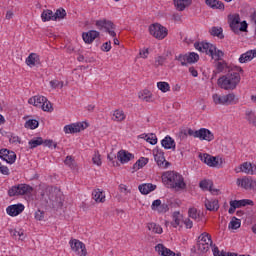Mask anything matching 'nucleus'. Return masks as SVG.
<instances>
[{"instance_id": "nucleus-1", "label": "nucleus", "mask_w": 256, "mask_h": 256, "mask_svg": "<svg viewBox=\"0 0 256 256\" xmlns=\"http://www.w3.org/2000/svg\"><path fill=\"white\" fill-rule=\"evenodd\" d=\"M241 73H243V68L234 66L229 73L218 79L219 87L225 91H233V89H237V85L241 83Z\"/></svg>"}, {"instance_id": "nucleus-2", "label": "nucleus", "mask_w": 256, "mask_h": 256, "mask_svg": "<svg viewBox=\"0 0 256 256\" xmlns=\"http://www.w3.org/2000/svg\"><path fill=\"white\" fill-rule=\"evenodd\" d=\"M162 183L167 189H173V191H185L187 189V182L183 175L175 171H166L162 174Z\"/></svg>"}, {"instance_id": "nucleus-3", "label": "nucleus", "mask_w": 256, "mask_h": 256, "mask_svg": "<svg viewBox=\"0 0 256 256\" xmlns=\"http://www.w3.org/2000/svg\"><path fill=\"white\" fill-rule=\"evenodd\" d=\"M194 47L197 49V51H200V53H206V55H209V57H211L214 61H221V59H223V55H225L223 51L217 49V46L211 43H195Z\"/></svg>"}, {"instance_id": "nucleus-4", "label": "nucleus", "mask_w": 256, "mask_h": 256, "mask_svg": "<svg viewBox=\"0 0 256 256\" xmlns=\"http://www.w3.org/2000/svg\"><path fill=\"white\" fill-rule=\"evenodd\" d=\"M212 101L214 105H237L239 103V98H237L234 93H229L227 95L215 93L212 95Z\"/></svg>"}, {"instance_id": "nucleus-5", "label": "nucleus", "mask_w": 256, "mask_h": 256, "mask_svg": "<svg viewBox=\"0 0 256 256\" xmlns=\"http://www.w3.org/2000/svg\"><path fill=\"white\" fill-rule=\"evenodd\" d=\"M29 105H33L34 107H38V109H42V111L51 112L53 111V105L45 96L37 95L29 98Z\"/></svg>"}, {"instance_id": "nucleus-6", "label": "nucleus", "mask_w": 256, "mask_h": 256, "mask_svg": "<svg viewBox=\"0 0 256 256\" xmlns=\"http://www.w3.org/2000/svg\"><path fill=\"white\" fill-rule=\"evenodd\" d=\"M33 193V187L28 184H18L12 186L8 190L9 197H17L19 195H31Z\"/></svg>"}, {"instance_id": "nucleus-7", "label": "nucleus", "mask_w": 256, "mask_h": 256, "mask_svg": "<svg viewBox=\"0 0 256 256\" xmlns=\"http://www.w3.org/2000/svg\"><path fill=\"white\" fill-rule=\"evenodd\" d=\"M187 133L190 137H195L201 141H213L215 139L211 131L206 128H201L200 130L188 129Z\"/></svg>"}, {"instance_id": "nucleus-8", "label": "nucleus", "mask_w": 256, "mask_h": 256, "mask_svg": "<svg viewBox=\"0 0 256 256\" xmlns=\"http://www.w3.org/2000/svg\"><path fill=\"white\" fill-rule=\"evenodd\" d=\"M149 32L152 37H155V39H158L159 41H163V39L169 35V30L159 23L151 24Z\"/></svg>"}, {"instance_id": "nucleus-9", "label": "nucleus", "mask_w": 256, "mask_h": 256, "mask_svg": "<svg viewBox=\"0 0 256 256\" xmlns=\"http://www.w3.org/2000/svg\"><path fill=\"white\" fill-rule=\"evenodd\" d=\"M237 187L245 189L246 191H254L256 193V180L251 176H243L236 179Z\"/></svg>"}, {"instance_id": "nucleus-10", "label": "nucleus", "mask_w": 256, "mask_h": 256, "mask_svg": "<svg viewBox=\"0 0 256 256\" xmlns=\"http://www.w3.org/2000/svg\"><path fill=\"white\" fill-rule=\"evenodd\" d=\"M95 26L100 31L105 29L106 33H108L110 37H117V33H115V24H113V22L105 19L97 20L95 22Z\"/></svg>"}, {"instance_id": "nucleus-11", "label": "nucleus", "mask_w": 256, "mask_h": 256, "mask_svg": "<svg viewBox=\"0 0 256 256\" xmlns=\"http://www.w3.org/2000/svg\"><path fill=\"white\" fill-rule=\"evenodd\" d=\"M69 245L74 253L78 256H87V247L85 246V243L77 240V239H71L69 241Z\"/></svg>"}, {"instance_id": "nucleus-12", "label": "nucleus", "mask_w": 256, "mask_h": 256, "mask_svg": "<svg viewBox=\"0 0 256 256\" xmlns=\"http://www.w3.org/2000/svg\"><path fill=\"white\" fill-rule=\"evenodd\" d=\"M200 161L208 165V167H220L223 163L220 157L211 156L209 154H200Z\"/></svg>"}, {"instance_id": "nucleus-13", "label": "nucleus", "mask_w": 256, "mask_h": 256, "mask_svg": "<svg viewBox=\"0 0 256 256\" xmlns=\"http://www.w3.org/2000/svg\"><path fill=\"white\" fill-rule=\"evenodd\" d=\"M247 205L253 206V205H255V203L253 202V200H249V199L231 200L228 213L230 215H233V213H235L236 209H239L241 207H247Z\"/></svg>"}, {"instance_id": "nucleus-14", "label": "nucleus", "mask_w": 256, "mask_h": 256, "mask_svg": "<svg viewBox=\"0 0 256 256\" xmlns=\"http://www.w3.org/2000/svg\"><path fill=\"white\" fill-rule=\"evenodd\" d=\"M235 173H245V175H255L256 164L251 162H243L234 169Z\"/></svg>"}, {"instance_id": "nucleus-15", "label": "nucleus", "mask_w": 256, "mask_h": 256, "mask_svg": "<svg viewBox=\"0 0 256 256\" xmlns=\"http://www.w3.org/2000/svg\"><path fill=\"white\" fill-rule=\"evenodd\" d=\"M153 155H154V159H155L158 167H160V169H167V167H169V165H171L167 160H165V153H163L161 151V149H159V148L154 149Z\"/></svg>"}, {"instance_id": "nucleus-16", "label": "nucleus", "mask_w": 256, "mask_h": 256, "mask_svg": "<svg viewBox=\"0 0 256 256\" xmlns=\"http://www.w3.org/2000/svg\"><path fill=\"white\" fill-rule=\"evenodd\" d=\"M228 23L230 29L234 31V33H239V25L241 24V16L238 13L228 15Z\"/></svg>"}, {"instance_id": "nucleus-17", "label": "nucleus", "mask_w": 256, "mask_h": 256, "mask_svg": "<svg viewBox=\"0 0 256 256\" xmlns=\"http://www.w3.org/2000/svg\"><path fill=\"white\" fill-rule=\"evenodd\" d=\"M25 211V205L19 203V204H13L6 208V213L10 217H17V215H21Z\"/></svg>"}, {"instance_id": "nucleus-18", "label": "nucleus", "mask_w": 256, "mask_h": 256, "mask_svg": "<svg viewBox=\"0 0 256 256\" xmlns=\"http://www.w3.org/2000/svg\"><path fill=\"white\" fill-rule=\"evenodd\" d=\"M85 129V125L82 122L72 123L64 126V133L73 134V133H81Z\"/></svg>"}, {"instance_id": "nucleus-19", "label": "nucleus", "mask_w": 256, "mask_h": 256, "mask_svg": "<svg viewBox=\"0 0 256 256\" xmlns=\"http://www.w3.org/2000/svg\"><path fill=\"white\" fill-rule=\"evenodd\" d=\"M0 157L3 159V161H6V163H9L10 165H13V163L17 161V154H15L13 151H9L8 149L0 150Z\"/></svg>"}, {"instance_id": "nucleus-20", "label": "nucleus", "mask_w": 256, "mask_h": 256, "mask_svg": "<svg viewBox=\"0 0 256 256\" xmlns=\"http://www.w3.org/2000/svg\"><path fill=\"white\" fill-rule=\"evenodd\" d=\"M151 209L152 211H157V213H167L169 211V205L157 199L152 202Z\"/></svg>"}, {"instance_id": "nucleus-21", "label": "nucleus", "mask_w": 256, "mask_h": 256, "mask_svg": "<svg viewBox=\"0 0 256 256\" xmlns=\"http://www.w3.org/2000/svg\"><path fill=\"white\" fill-rule=\"evenodd\" d=\"M117 159L120 161V163L125 164L129 163L132 159H135V156L128 152L127 150H120L117 153Z\"/></svg>"}, {"instance_id": "nucleus-22", "label": "nucleus", "mask_w": 256, "mask_h": 256, "mask_svg": "<svg viewBox=\"0 0 256 256\" xmlns=\"http://www.w3.org/2000/svg\"><path fill=\"white\" fill-rule=\"evenodd\" d=\"M99 35L100 33L97 30H90L88 32H83L82 38L84 42L91 44L97 39V37H99Z\"/></svg>"}, {"instance_id": "nucleus-23", "label": "nucleus", "mask_w": 256, "mask_h": 256, "mask_svg": "<svg viewBox=\"0 0 256 256\" xmlns=\"http://www.w3.org/2000/svg\"><path fill=\"white\" fill-rule=\"evenodd\" d=\"M92 199L95 201V203H105L106 201L105 191L99 188L94 189L92 191Z\"/></svg>"}, {"instance_id": "nucleus-24", "label": "nucleus", "mask_w": 256, "mask_h": 256, "mask_svg": "<svg viewBox=\"0 0 256 256\" xmlns=\"http://www.w3.org/2000/svg\"><path fill=\"white\" fill-rule=\"evenodd\" d=\"M112 121H115L116 123H123L125 119H127V115H125V112L121 109H116L112 112Z\"/></svg>"}, {"instance_id": "nucleus-25", "label": "nucleus", "mask_w": 256, "mask_h": 256, "mask_svg": "<svg viewBox=\"0 0 256 256\" xmlns=\"http://www.w3.org/2000/svg\"><path fill=\"white\" fill-rule=\"evenodd\" d=\"M161 145L164 147V149H171L172 151H175L177 147L175 140L171 136H166L164 139H162Z\"/></svg>"}, {"instance_id": "nucleus-26", "label": "nucleus", "mask_w": 256, "mask_h": 256, "mask_svg": "<svg viewBox=\"0 0 256 256\" xmlns=\"http://www.w3.org/2000/svg\"><path fill=\"white\" fill-rule=\"evenodd\" d=\"M138 189L142 195H149V193L155 191L157 189V185L151 183H144L138 186Z\"/></svg>"}, {"instance_id": "nucleus-27", "label": "nucleus", "mask_w": 256, "mask_h": 256, "mask_svg": "<svg viewBox=\"0 0 256 256\" xmlns=\"http://www.w3.org/2000/svg\"><path fill=\"white\" fill-rule=\"evenodd\" d=\"M210 248L211 246H209L208 244H203V242L198 241L196 246L192 248V251L194 253H197V255H202V253H207Z\"/></svg>"}, {"instance_id": "nucleus-28", "label": "nucleus", "mask_w": 256, "mask_h": 256, "mask_svg": "<svg viewBox=\"0 0 256 256\" xmlns=\"http://www.w3.org/2000/svg\"><path fill=\"white\" fill-rule=\"evenodd\" d=\"M138 98L145 103H153V93L148 89H144L138 93Z\"/></svg>"}, {"instance_id": "nucleus-29", "label": "nucleus", "mask_w": 256, "mask_h": 256, "mask_svg": "<svg viewBox=\"0 0 256 256\" xmlns=\"http://www.w3.org/2000/svg\"><path fill=\"white\" fill-rule=\"evenodd\" d=\"M256 57V49L255 50H249L242 54L239 58V63H249L252 59H255Z\"/></svg>"}, {"instance_id": "nucleus-30", "label": "nucleus", "mask_w": 256, "mask_h": 256, "mask_svg": "<svg viewBox=\"0 0 256 256\" xmlns=\"http://www.w3.org/2000/svg\"><path fill=\"white\" fill-rule=\"evenodd\" d=\"M41 63V60L37 53H31L29 56L26 58V65L28 67H35L36 65H39Z\"/></svg>"}, {"instance_id": "nucleus-31", "label": "nucleus", "mask_w": 256, "mask_h": 256, "mask_svg": "<svg viewBox=\"0 0 256 256\" xmlns=\"http://www.w3.org/2000/svg\"><path fill=\"white\" fill-rule=\"evenodd\" d=\"M205 3L210 9H219V11H225V4L219 0H205Z\"/></svg>"}, {"instance_id": "nucleus-32", "label": "nucleus", "mask_w": 256, "mask_h": 256, "mask_svg": "<svg viewBox=\"0 0 256 256\" xmlns=\"http://www.w3.org/2000/svg\"><path fill=\"white\" fill-rule=\"evenodd\" d=\"M204 205L207 211H219V201L215 199H206Z\"/></svg>"}, {"instance_id": "nucleus-33", "label": "nucleus", "mask_w": 256, "mask_h": 256, "mask_svg": "<svg viewBox=\"0 0 256 256\" xmlns=\"http://www.w3.org/2000/svg\"><path fill=\"white\" fill-rule=\"evenodd\" d=\"M200 189L203 191H210V193H217V189H213V181L211 180H202L199 183Z\"/></svg>"}, {"instance_id": "nucleus-34", "label": "nucleus", "mask_w": 256, "mask_h": 256, "mask_svg": "<svg viewBox=\"0 0 256 256\" xmlns=\"http://www.w3.org/2000/svg\"><path fill=\"white\" fill-rule=\"evenodd\" d=\"M191 5V0H174V6L177 11H185Z\"/></svg>"}, {"instance_id": "nucleus-35", "label": "nucleus", "mask_w": 256, "mask_h": 256, "mask_svg": "<svg viewBox=\"0 0 256 256\" xmlns=\"http://www.w3.org/2000/svg\"><path fill=\"white\" fill-rule=\"evenodd\" d=\"M198 241L200 243H203L204 245H209L210 247H213V240L211 239V236L209 233L204 232L198 237Z\"/></svg>"}, {"instance_id": "nucleus-36", "label": "nucleus", "mask_w": 256, "mask_h": 256, "mask_svg": "<svg viewBox=\"0 0 256 256\" xmlns=\"http://www.w3.org/2000/svg\"><path fill=\"white\" fill-rule=\"evenodd\" d=\"M147 228L149 231H152V233H157L158 235H161V233H163V228L160 225L155 224L153 222L148 223Z\"/></svg>"}, {"instance_id": "nucleus-37", "label": "nucleus", "mask_w": 256, "mask_h": 256, "mask_svg": "<svg viewBox=\"0 0 256 256\" xmlns=\"http://www.w3.org/2000/svg\"><path fill=\"white\" fill-rule=\"evenodd\" d=\"M54 18L53 21H60V19H65L67 17V12L63 8H59L56 10L55 13H53Z\"/></svg>"}, {"instance_id": "nucleus-38", "label": "nucleus", "mask_w": 256, "mask_h": 256, "mask_svg": "<svg viewBox=\"0 0 256 256\" xmlns=\"http://www.w3.org/2000/svg\"><path fill=\"white\" fill-rule=\"evenodd\" d=\"M141 139H145L150 145H157V136L155 134H142Z\"/></svg>"}, {"instance_id": "nucleus-39", "label": "nucleus", "mask_w": 256, "mask_h": 256, "mask_svg": "<svg viewBox=\"0 0 256 256\" xmlns=\"http://www.w3.org/2000/svg\"><path fill=\"white\" fill-rule=\"evenodd\" d=\"M210 34L213 35V37H218V39H224L223 35V28L221 27H212L210 29Z\"/></svg>"}, {"instance_id": "nucleus-40", "label": "nucleus", "mask_w": 256, "mask_h": 256, "mask_svg": "<svg viewBox=\"0 0 256 256\" xmlns=\"http://www.w3.org/2000/svg\"><path fill=\"white\" fill-rule=\"evenodd\" d=\"M188 215L190 219H193L196 222L201 221V214H199V212L197 211V208H190L188 210Z\"/></svg>"}, {"instance_id": "nucleus-41", "label": "nucleus", "mask_w": 256, "mask_h": 256, "mask_svg": "<svg viewBox=\"0 0 256 256\" xmlns=\"http://www.w3.org/2000/svg\"><path fill=\"white\" fill-rule=\"evenodd\" d=\"M41 19L42 21L45 23L47 21H53L54 19V14L51 10L47 9V10H44L41 14Z\"/></svg>"}, {"instance_id": "nucleus-42", "label": "nucleus", "mask_w": 256, "mask_h": 256, "mask_svg": "<svg viewBox=\"0 0 256 256\" xmlns=\"http://www.w3.org/2000/svg\"><path fill=\"white\" fill-rule=\"evenodd\" d=\"M246 120L250 125H253V127H256V115L253 111L248 110L246 111Z\"/></svg>"}, {"instance_id": "nucleus-43", "label": "nucleus", "mask_w": 256, "mask_h": 256, "mask_svg": "<svg viewBox=\"0 0 256 256\" xmlns=\"http://www.w3.org/2000/svg\"><path fill=\"white\" fill-rule=\"evenodd\" d=\"M28 145L30 149H35L39 147V145H43V138L42 137L34 138L28 142Z\"/></svg>"}, {"instance_id": "nucleus-44", "label": "nucleus", "mask_w": 256, "mask_h": 256, "mask_svg": "<svg viewBox=\"0 0 256 256\" xmlns=\"http://www.w3.org/2000/svg\"><path fill=\"white\" fill-rule=\"evenodd\" d=\"M181 219H183L181 213L174 212L172 216V226L179 227V225H181Z\"/></svg>"}, {"instance_id": "nucleus-45", "label": "nucleus", "mask_w": 256, "mask_h": 256, "mask_svg": "<svg viewBox=\"0 0 256 256\" xmlns=\"http://www.w3.org/2000/svg\"><path fill=\"white\" fill-rule=\"evenodd\" d=\"M92 163L94 165H97V167H101L102 161H101V154L99 153V150H95L94 154L92 156Z\"/></svg>"}, {"instance_id": "nucleus-46", "label": "nucleus", "mask_w": 256, "mask_h": 256, "mask_svg": "<svg viewBox=\"0 0 256 256\" xmlns=\"http://www.w3.org/2000/svg\"><path fill=\"white\" fill-rule=\"evenodd\" d=\"M10 233L12 237H15V239H19L20 241H23L25 239V232L23 230H10Z\"/></svg>"}, {"instance_id": "nucleus-47", "label": "nucleus", "mask_w": 256, "mask_h": 256, "mask_svg": "<svg viewBox=\"0 0 256 256\" xmlns=\"http://www.w3.org/2000/svg\"><path fill=\"white\" fill-rule=\"evenodd\" d=\"M241 227V219L233 217L229 223V229H239Z\"/></svg>"}, {"instance_id": "nucleus-48", "label": "nucleus", "mask_w": 256, "mask_h": 256, "mask_svg": "<svg viewBox=\"0 0 256 256\" xmlns=\"http://www.w3.org/2000/svg\"><path fill=\"white\" fill-rule=\"evenodd\" d=\"M147 163H149V160L142 157L134 164V169H142V167H145Z\"/></svg>"}, {"instance_id": "nucleus-49", "label": "nucleus", "mask_w": 256, "mask_h": 256, "mask_svg": "<svg viewBox=\"0 0 256 256\" xmlns=\"http://www.w3.org/2000/svg\"><path fill=\"white\" fill-rule=\"evenodd\" d=\"M157 87L162 93H167V91H170L171 86H169V83L167 82H158Z\"/></svg>"}, {"instance_id": "nucleus-50", "label": "nucleus", "mask_w": 256, "mask_h": 256, "mask_svg": "<svg viewBox=\"0 0 256 256\" xmlns=\"http://www.w3.org/2000/svg\"><path fill=\"white\" fill-rule=\"evenodd\" d=\"M199 61V54L191 52L187 54V62L188 63H197Z\"/></svg>"}, {"instance_id": "nucleus-51", "label": "nucleus", "mask_w": 256, "mask_h": 256, "mask_svg": "<svg viewBox=\"0 0 256 256\" xmlns=\"http://www.w3.org/2000/svg\"><path fill=\"white\" fill-rule=\"evenodd\" d=\"M212 252L214 256H230L231 252L219 251L217 246H212Z\"/></svg>"}, {"instance_id": "nucleus-52", "label": "nucleus", "mask_w": 256, "mask_h": 256, "mask_svg": "<svg viewBox=\"0 0 256 256\" xmlns=\"http://www.w3.org/2000/svg\"><path fill=\"white\" fill-rule=\"evenodd\" d=\"M27 129H37L39 127V121L37 120H28L25 124Z\"/></svg>"}, {"instance_id": "nucleus-53", "label": "nucleus", "mask_w": 256, "mask_h": 256, "mask_svg": "<svg viewBox=\"0 0 256 256\" xmlns=\"http://www.w3.org/2000/svg\"><path fill=\"white\" fill-rule=\"evenodd\" d=\"M175 60L179 61L183 67L188 64L187 54H179L178 56H175Z\"/></svg>"}, {"instance_id": "nucleus-54", "label": "nucleus", "mask_w": 256, "mask_h": 256, "mask_svg": "<svg viewBox=\"0 0 256 256\" xmlns=\"http://www.w3.org/2000/svg\"><path fill=\"white\" fill-rule=\"evenodd\" d=\"M63 81H59V80H51L50 81V87H52V89H63Z\"/></svg>"}, {"instance_id": "nucleus-55", "label": "nucleus", "mask_w": 256, "mask_h": 256, "mask_svg": "<svg viewBox=\"0 0 256 256\" xmlns=\"http://www.w3.org/2000/svg\"><path fill=\"white\" fill-rule=\"evenodd\" d=\"M64 163L65 165L70 167V169H75V160L73 159V157L67 156Z\"/></svg>"}, {"instance_id": "nucleus-56", "label": "nucleus", "mask_w": 256, "mask_h": 256, "mask_svg": "<svg viewBox=\"0 0 256 256\" xmlns=\"http://www.w3.org/2000/svg\"><path fill=\"white\" fill-rule=\"evenodd\" d=\"M42 145H44V147H54V149H57V143H55L53 140H43Z\"/></svg>"}, {"instance_id": "nucleus-57", "label": "nucleus", "mask_w": 256, "mask_h": 256, "mask_svg": "<svg viewBox=\"0 0 256 256\" xmlns=\"http://www.w3.org/2000/svg\"><path fill=\"white\" fill-rule=\"evenodd\" d=\"M45 218V212L38 210L35 212V219L37 221H43V219Z\"/></svg>"}, {"instance_id": "nucleus-58", "label": "nucleus", "mask_w": 256, "mask_h": 256, "mask_svg": "<svg viewBox=\"0 0 256 256\" xmlns=\"http://www.w3.org/2000/svg\"><path fill=\"white\" fill-rule=\"evenodd\" d=\"M119 189L121 193H124V195H129V193H131V190H129L125 184H120Z\"/></svg>"}, {"instance_id": "nucleus-59", "label": "nucleus", "mask_w": 256, "mask_h": 256, "mask_svg": "<svg viewBox=\"0 0 256 256\" xmlns=\"http://www.w3.org/2000/svg\"><path fill=\"white\" fill-rule=\"evenodd\" d=\"M9 141L10 143L17 145V143H21V138H19V136L11 135Z\"/></svg>"}, {"instance_id": "nucleus-60", "label": "nucleus", "mask_w": 256, "mask_h": 256, "mask_svg": "<svg viewBox=\"0 0 256 256\" xmlns=\"http://www.w3.org/2000/svg\"><path fill=\"white\" fill-rule=\"evenodd\" d=\"M102 51H105L106 53L111 51V41L109 42H105L103 45H102Z\"/></svg>"}, {"instance_id": "nucleus-61", "label": "nucleus", "mask_w": 256, "mask_h": 256, "mask_svg": "<svg viewBox=\"0 0 256 256\" xmlns=\"http://www.w3.org/2000/svg\"><path fill=\"white\" fill-rule=\"evenodd\" d=\"M247 27H248L247 21L240 22V27L238 26V31L245 32L247 31Z\"/></svg>"}, {"instance_id": "nucleus-62", "label": "nucleus", "mask_w": 256, "mask_h": 256, "mask_svg": "<svg viewBox=\"0 0 256 256\" xmlns=\"http://www.w3.org/2000/svg\"><path fill=\"white\" fill-rule=\"evenodd\" d=\"M163 63H165V57L163 56H158L155 59V65L159 66V65H163Z\"/></svg>"}, {"instance_id": "nucleus-63", "label": "nucleus", "mask_w": 256, "mask_h": 256, "mask_svg": "<svg viewBox=\"0 0 256 256\" xmlns=\"http://www.w3.org/2000/svg\"><path fill=\"white\" fill-rule=\"evenodd\" d=\"M252 23L255 25L254 35L256 37V10L250 15Z\"/></svg>"}, {"instance_id": "nucleus-64", "label": "nucleus", "mask_w": 256, "mask_h": 256, "mask_svg": "<svg viewBox=\"0 0 256 256\" xmlns=\"http://www.w3.org/2000/svg\"><path fill=\"white\" fill-rule=\"evenodd\" d=\"M0 173H2V175H9V168L7 166H3L0 163Z\"/></svg>"}]
</instances>
